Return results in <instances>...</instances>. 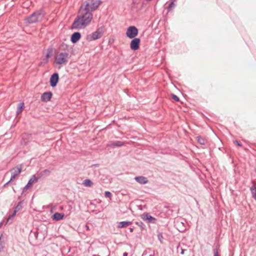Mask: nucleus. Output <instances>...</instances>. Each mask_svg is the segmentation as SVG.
<instances>
[{"mask_svg":"<svg viewBox=\"0 0 256 256\" xmlns=\"http://www.w3.org/2000/svg\"><path fill=\"white\" fill-rule=\"evenodd\" d=\"M101 4L100 0H86L80 6L78 15L72 25V29H81L88 26L93 18L92 12L96 10Z\"/></svg>","mask_w":256,"mask_h":256,"instance_id":"1","label":"nucleus"},{"mask_svg":"<svg viewBox=\"0 0 256 256\" xmlns=\"http://www.w3.org/2000/svg\"><path fill=\"white\" fill-rule=\"evenodd\" d=\"M44 17V14L42 10H36L33 12L30 16L27 17L25 20L26 22L32 24L38 21L41 20Z\"/></svg>","mask_w":256,"mask_h":256,"instance_id":"2","label":"nucleus"},{"mask_svg":"<svg viewBox=\"0 0 256 256\" xmlns=\"http://www.w3.org/2000/svg\"><path fill=\"white\" fill-rule=\"evenodd\" d=\"M104 33V27L102 26L92 34L86 36V40L88 42L102 38Z\"/></svg>","mask_w":256,"mask_h":256,"instance_id":"3","label":"nucleus"},{"mask_svg":"<svg viewBox=\"0 0 256 256\" xmlns=\"http://www.w3.org/2000/svg\"><path fill=\"white\" fill-rule=\"evenodd\" d=\"M70 57L68 53L66 52H60L56 58L55 62L57 64L65 65L68 63Z\"/></svg>","mask_w":256,"mask_h":256,"instance_id":"4","label":"nucleus"},{"mask_svg":"<svg viewBox=\"0 0 256 256\" xmlns=\"http://www.w3.org/2000/svg\"><path fill=\"white\" fill-rule=\"evenodd\" d=\"M138 33V30L135 26H130L128 28L126 34L128 38L132 39L136 38Z\"/></svg>","mask_w":256,"mask_h":256,"instance_id":"5","label":"nucleus"},{"mask_svg":"<svg viewBox=\"0 0 256 256\" xmlns=\"http://www.w3.org/2000/svg\"><path fill=\"white\" fill-rule=\"evenodd\" d=\"M187 222L184 219L177 220L176 226L178 230L181 232H184L186 229Z\"/></svg>","mask_w":256,"mask_h":256,"instance_id":"6","label":"nucleus"},{"mask_svg":"<svg viewBox=\"0 0 256 256\" xmlns=\"http://www.w3.org/2000/svg\"><path fill=\"white\" fill-rule=\"evenodd\" d=\"M59 80V75L58 72L54 73L50 76V86L54 88L56 86Z\"/></svg>","mask_w":256,"mask_h":256,"instance_id":"7","label":"nucleus"},{"mask_svg":"<svg viewBox=\"0 0 256 256\" xmlns=\"http://www.w3.org/2000/svg\"><path fill=\"white\" fill-rule=\"evenodd\" d=\"M130 42V48L132 50H138L140 48V40L139 38H134Z\"/></svg>","mask_w":256,"mask_h":256,"instance_id":"8","label":"nucleus"},{"mask_svg":"<svg viewBox=\"0 0 256 256\" xmlns=\"http://www.w3.org/2000/svg\"><path fill=\"white\" fill-rule=\"evenodd\" d=\"M142 218L149 223L156 224L157 220L156 218L152 216L148 212H144L142 215Z\"/></svg>","mask_w":256,"mask_h":256,"instance_id":"9","label":"nucleus"},{"mask_svg":"<svg viewBox=\"0 0 256 256\" xmlns=\"http://www.w3.org/2000/svg\"><path fill=\"white\" fill-rule=\"evenodd\" d=\"M81 36L80 32H74L71 36L70 41L72 44H76L80 40Z\"/></svg>","mask_w":256,"mask_h":256,"instance_id":"10","label":"nucleus"},{"mask_svg":"<svg viewBox=\"0 0 256 256\" xmlns=\"http://www.w3.org/2000/svg\"><path fill=\"white\" fill-rule=\"evenodd\" d=\"M38 181V178H36L35 175H33L28 180L27 184L24 188L22 192H24L33 183L36 182Z\"/></svg>","mask_w":256,"mask_h":256,"instance_id":"11","label":"nucleus"},{"mask_svg":"<svg viewBox=\"0 0 256 256\" xmlns=\"http://www.w3.org/2000/svg\"><path fill=\"white\" fill-rule=\"evenodd\" d=\"M52 94L50 92H45L41 96V100L44 102L50 101L52 98Z\"/></svg>","mask_w":256,"mask_h":256,"instance_id":"12","label":"nucleus"},{"mask_svg":"<svg viewBox=\"0 0 256 256\" xmlns=\"http://www.w3.org/2000/svg\"><path fill=\"white\" fill-rule=\"evenodd\" d=\"M134 179L138 183L141 184H146L148 182L147 178L144 176H136Z\"/></svg>","mask_w":256,"mask_h":256,"instance_id":"13","label":"nucleus"},{"mask_svg":"<svg viewBox=\"0 0 256 256\" xmlns=\"http://www.w3.org/2000/svg\"><path fill=\"white\" fill-rule=\"evenodd\" d=\"M14 172L12 174L10 181H12L21 172L22 167L14 168Z\"/></svg>","mask_w":256,"mask_h":256,"instance_id":"14","label":"nucleus"},{"mask_svg":"<svg viewBox=\"0 0 256 256\" xmlns=\"http://www.w3.org/2000/svg\"><path fill=\"white\" fill-rule=\"evenodd\" d=\"M124 145V142L121 141H115L110 142L108 144V146L114 148L116 147H120Z\"/></svg>","mask_w":256,"mask_h":256,"instance_id":"15","label":"nucleus"},{"mask_svg":"<svg viewBox=\"0 0 256 256\" xmlns=\"http://www.w3.org/2000/svg\"><path fill=\"white\" fill-rule=\"evenodd\" d=\"M64 216L63 213L56 212L52 215V218L54 220H60L64 218Z\"/></svg>","mask_w":256,"mask_h":256,"instance_id":"16","label":"nucleus"},{"mask_svg":"<svg viewBox=\"0 0 256 256\" xmlns=\"http://www.w3.org/2000/svg\"><path fill=\"white\" fill-rule=\"evenodd\" d=\"M132 224V222L130 221H122L118 224V228H122L126 227V226H130Z\"/></svg>","mask_w":256,"mask_h":256,"instance_id":"17","label":"nucleus"},{"mask_svg":"<svg viewBox=\"0 0 256 256\" xmlns=\"http://www.w3.org/2000/svg\"><path fill=\"white\" fill-rule=\"evenodd\" d=\"M24 102H20L18 104V108H17V110L16 112V114L18 115L19 114H20L22 112V110H24Z\"/></svg>","mask_w":256,"mask_h":256,"instance_id":"18","label":"nucleus"},{"mask_svg":"<svg viewBox=\"0 0 256 256\" xmlns=\"http://www.w3.org/2000/svg\"><path fill=\"white\" fill-rule=\"evenodd\" d=\"M50 173V171L46 169L42 172H40L38 174V179L44 176H48Z\"/></svg>","mask_w":256,"mask_h":256,"instance_id":"19","label":"nucleus"},{"mask_svg":"<svg viewBox=\"0 0 256 256\" xmlns=\"http://www.w3.org/2000/svg\"><path fill=\"white\" fill-rule=\"evenodd\" d=\"M196 139L198 142L200 144L202 145L205 144L206 142V140L204 138L199 136H197L196 137Z\"/></svg>","mask_w":256,"mask_h":256,"instance_id":"20","label":"nucleus"},{"mask_svg":"<svg viewBox=\"0 0 256 256\" xmlns=\"http://www.w3.org/2000/svg\"><path fill=\"white\" fill-rule=\"evenodd\" d=\"M83 184L85 186L91 187L93 186L94 184L92 181L90 179H86L84 180Z\"/></svg>","mask_w":256,"mask_h":256,"instance_id":"21","label":"nucleus"},{"mask_svg":"<svg viewBox=\"0 0 256 256\" xmlns=\"http://www.w3.org/2000/svg\"><path fill=\"white\" fill-rule=\"evenodd\" d=\"M16 212H16L14 210L12 214L10 215V216H8V220H7V223H8L9 222H10V223H12V222L13 220V218L15 216Z\"/></svg>","mask_w":256,"mask_h":256,"instance_id":"22","label":"nucleus"},{"mask_svg":"<svg viewBox=\"0 0 256 256\" xmlns=\"http://www.w3.org/2000/svg\"><path fill=\"white\" fill-rule=\"evenodd\" d=\"M135 224L140 228L142 230L146 229V226L142 222L137 221L136 222Z\"/></svg>","mask_w":256,"mask_h":256,"instance_id":"23","label":"nucleus"},{"mask_svg":"<svg viewBox=\"0 0 256 256\" xmlns=\"http://www.w3.org/2000/svg\"><path fill=\"white\" fill-rule=\"evenodd\" d=\"M252 197L256 200V187L252 186L250 188Z\"/></svg>","mask_w":256,"mask_h":256,"instance_id":"24","label":"nucleus"},{"mask_svg":"<svg viewBox=\"0 0 256 256\" xmlns=\"http://www.w3.org/2000/svg\"><path fill=\"white\" fill-rule=\"evenodd\" d=\"M22 204H23V201H20L18 204L16 205V206L14 208V210H16V212H18L20 210H21L22 208Z\"/></svg>","mask_w":256,"mask_h":256,"instance_id":"25","label":"nucleus"},{"mask_svg":"<svg viewBox=\"0 0 256 256\" xmlns=\"http://www.w3.org/2000/svg\"><path fill=\"white\" fill-rule=\"evenodd\" d=\"M38 234H39V232L38 231H36V232L32 233L30 235V237L31 238H32L34 236L36 240H38Z\"/></svg>","mask_w":256,"mask_h":256,"instance_id":"26","label":"nucleus"},{"mask_svg":"<svg viewBox=\"0 0 256 256\" xmlns=\"http://www.w3.org/2000/svg\"><path fill=\"white\" fill-rule=\"evenodd\" d=\"M142 256H154V252H144Z\"/></svg>","mask_w":256,"mask_h":256,"instance_id":"27","label":"nucleus"},{"mask_svg":"<svg viewBox=\"0 0 256 256\" xmlns=\"http://www.w3.org/2000/svg\"><path fill=\"white\" fill-rule=\"evenodd\" d=\"M175 4L174 3V0L172 1L168 5V10L170 12V9L172 7L175 6Z\"/></svg>","mask_w":256,"mask_h":256,"instance_id":"28","label":"nucleus"},{"mask_svg":"<svg viewBox=\"0 0 256 256\" xmlns=\"http://www.w3.org/2000/svg\"><path fill=\"white\" fill-rule=\"evenodd\" d=\"M104 196L106 198H110L112 197V193L108 191H106L104 192Z\"/></svg>","mask_w":256,"mask_h":256,"instance_id":"29","label":"nucleus"},{"mask_svg":"<svg viewBox=\"0 0 256 256\" xmlns=\"http://www.w3.org/2000/svg\"><path fill=\"white\" fill-rule=\"evenodd\" d=\"M158 240L162 242V239L163 238V236L162 232H158Z\"/></svg>","mask_w":256,"mask_h":256,"instance_id":"30","label":"nucleus"},{"mask_svg":"<svg viewBox=\"0 0 256 256\" xmlns=\"http://www.w3.org/2000/svg\"><path fill=\"white\" fill-rule=\"evenodd\" d=\"M172 98L173 100L176 102H178L180 100L179 98L174 94H172Z\"/></svg>","mask_w":256,"mask_h":256,"instance_id":"31","label":"nucleus"},{"mask_svg":"<svg viewBox=\"0 0 256 256\" xmlns=\"http://www.w3.org/2000/svg\"><path fill=\"white\" fill-rule=\"evenodd\" d=\"M4 248V246L3 244L0 242V252L3 250Z\"/></svg>","mask_w":256,"mask_h":256,"instance_id":"32","label":"nucleus"},{"mask_svg":"<svg viewBox=\"0 0 256 256\" xmlns=\"http://www.w3.org/2000/svg\"><path fill=\"white\" fill-rule=\"evenodd\" d=\"M234 143H236L238 146H242V144L241 143H240L239 142H238V140H236L234 141Z\"/></svg>","mask_w":256,"mask_h":256,"instance_id":"33","label":"nucleus"},{"mask_svg":"<svg viewBox=\"0 0 256 256\" xmlns=\"http://www.w3.org/2000/svg\"><path fill=\"white\" fill-rule=\"evenodd\" d=\"M102 251L104 252H106V254L108 253V248H104L102 249Z\"/></svg>","mask_w":256,"mask_h":256,"instance_id":"34","label":"nucleus"},{"mask_svg":"<svg viewBox=\"0 0 256 256\" xmlns=\"http://www.w3.org/2000/svg\"><path fill=\"white\" fill-rule=\"evenodd\" d=\"M214 256H218V252L216 249L214 250Z\"/></svg>","mask_w":256,"mask_h":256,"instance_id":"35","label":"nucleus"},{"mask_svg":"<svg viewBox=\"0 0 256 256\" xmlns=\"http://www.w3.org/2000/svg\"><path fill=\"white\" fill-rule=\"evenodd\" d=\"M12 181H10V180L8 182L6 183L4 185V187H6V186Z\"/></svg>","mask_w":256,"mask_h":256,"instance_id":"36","label":"nucleus"},{"mask_svg":"<svg viewBox=\"0 0 256 256\" xmlns=\"http://www.w3.org/2000/svg\"><path fill=\"white\" fill-rule=\"evenodd\" d=\"M180 249H181L180 254H184V250L182 248H181Z\"/></svg>","mask_w":256,"mask_h":256,"instance_id":"37","label":"nucleus"},{"mask_svg":"<svg viewBox=\"0 0 256 256\" xmlns=\"http://www.w3.org/2000/svg\"><path fill=\"white\" fill-rule=\"evenodd\" d=\"M46 58H50V54H49V53H48V54H46Z\"/></svg>","mask_w":256,"mask_h":256,"instance_id":"38","label":"nucleus"},{"mask_svg":"<svg viewBox=\"0 0 256 256\" xmlns=\"http://www.w3.org/2000/svg\"><path fill=\"white\" fill-rule=\"evenodd\" d=\"M130 232H132L134 231V228H130Z\"/></svg>","mask_w":256,"mask_h":256,"instance_id":"39","label":"nucleus"},{"mask_svg":"<svg viewBox=\"0 0 256 256\" xmlns=\"http://www.w3.org/2000/svg\"><path fill=\"white\" fill-rule=\"evenodd\" d=\"M128 253L127 252H124L123 254V256H128Z\"/></svg>","mask_w":256,"mask_h":256,"instance_id":"40","label":"nucleus"},{"mask_svg":"<svg viewBox=\"0 0 256 256\" xmlns=\"http://www.w3.org/2000/svg\"><path fill=\"white\" fill-rule=\"evenodd\" d=\"M86 229L87 230H90V228H89V226L87 225L86 226Z\"/></svg>","mask_w":256,"mask_h":256,"instance_id":"41","label":"nucleus"},{"mask_svg":"<svg viewBox=\"0 0 256 256\" xmlns=\"http://www.w3.org/2000/svg\"><path fill=\"white\" fill-rule=\"evenodd\" d=\"M92 256H100V254H92Z\"/></svg>","mask_w":256,"mask_h":256,"instance_id":"42","label":"nucleus"},{"mask_svg":"<svg viewBox=\"0 0 256 256\" xmlns=\"http://www.w3.org/2000/svg\"><path fill=\"white\" fill-rule=\"evenodd\" d=\"M2 237V235H1V236H0V240L1 239Z\"/></svg>","mask_w":256,"mask_h":256,"instance_id":"43","label":"nucleus"}]
</instances>
